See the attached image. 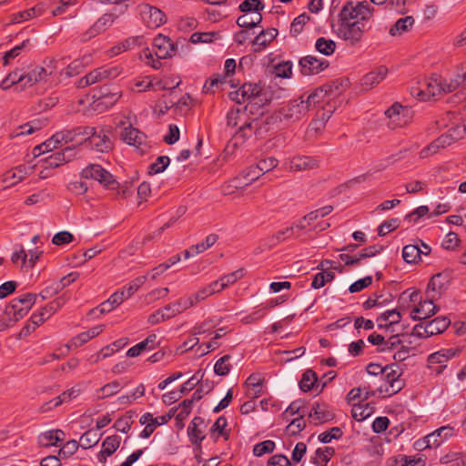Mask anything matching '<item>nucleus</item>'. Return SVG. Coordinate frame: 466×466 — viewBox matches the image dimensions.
Wrapping results in <instances>:
<instances>
[{
	"label": "nucleus",
	"instance_id": "obj_35",
	"mask_svg": "<svg viewBox=\"0 0 466 466\" xmlns=\"http://www.w3.org/2000/svg\"><path fill=\"white\" fill-rule=\"evenodd\" d=\"M248 387L247 395L250 398H258L262 394L263 384L259 374L249 375L245 382Z\"/></svg>",
	"mask_w": 466,
	"mask_h": 466
},
{
	"label": "nucleus",
	"instance_id": "obj_7",
	"mask_svg": "<svg viewBox=\"0 0 466 466\" xmlns=\"http://www.w3.org/2000/svg\"><path fill=\"white\" fill-rule=\"evenodd\" d=\"M80 176L85 179H93L97 181L106 189H116L119 183L114 176L98 164H89L80 172Z\"/></svg>",
	"mask_w": 466,
	"mask_h": 466
},
{
	"label": "nucleus",
	"instance_id": "obj_25",
	"mask_svg": "<svg viewBox=\"0 0 466 466\" xmlns=\"http://www.w3.org/2000/svg\"><path fill=\"white\" fill-rule=\"evenodd\" d=\"M90 127H76L70 129H63L56 133V138H60L62 143H69L75 141L78 137H84L91 134Z\"/></svg>",
	"mask_w": 466,
	"mask_h": 466
},
{
	"label": "nucleus",
	"instance_id": "obj_64",
	"mask_svg": "<svg viewBox=\"0 0 466 466\" xmlns=\"http://www.w3.org/2000/svg\"><path fill=\"white\" fill-rule=\"evenodd\" d=\"M460 243L461 239L458 234L451 231L445 236L441 243V247L447 250H454L456 248L460 246Z\"/></svg>",
	"mask_w": 466,
	"mask_h": 466
},
{
	"label": "nucleus",
	"instance_id": "obj_10",
	"mask_svg": "<svg viewBox=\"0 0 466 466\" xmlns=\"http://www.w3.org/2000/svg\"><path fill=\"white\" fill-rule=\"evenodd\" d=\"M390 366H391V369L385 371L382 375L385 384L378 388L379 394L386 393L391 396L400 391L404 387V381L400 378V372L399 371V368L394 364H390Z\"/></svg>",
	"mask_w": 466,
	"mask_h": 466
},
{
	"label": "nucleus",
	"instance_id": "obj_1",
	"mask_svg": "<svg viewBox=\"0 0 466 466\" xmlns=\"http://www.w3.org/2000/svg\"><path fill=\"white\" fill-rule=\"evenodd\" d=\"M248 106L233 107L227 114V125L229 127H238L235 132V138L250 137L253 134L260 136L263 132H268L269 127L265 126V116L259 118H251L247 114Z\"/></svg>",
	"mask_w": 466,
	"mask_h": 466
},
{
	"label": "nucleus",
	"instance_id": "obj_48",
	"mask_svg": "<svg viewBox=\"0 0 466 466\" xmlns=\"http://www.w3.org/2000/svg\"><path fill=\"white\" fill-rule=\"evenodd\" d=\"M294 234V227L290 226L284 229L279 230L275 235L267 239L269 248L276 246L281 241L289 238Z\"/></svg>",
	"mask_w": 466,
	"mask_h": 466
},
{
	"label": "nucleus",
	"instance_id": "obj_12",
	"mask_svg": "<svg viewBox=\"0 0 466 466\" xmlns=\"http://www.w3.org/2000/svg\"><path fill=\"white\" fill-rule=\"evenodd\" d=\"M90 128L92 129L91 134L85 136L84 144L97 152H108L112 148L109 137L104 131L96 132L95 127H90Z\"/></svg>",
	"mask_w": 466,
	"mask_h": 466
},
{
	"label": "nucleus",
	"instance_id": "obj_43",
	"mask_svg": "<svg viewBox=\"0 0 466 466\" xmlns=\"http://www.w3.org/2000/svg\"><path fill=\"white\" fill-rule=\"evenodd\" d=\"M265 8V5L261 0H244L238 6V9L244 15L260 13Z\"/></svg>",
	"mask_w": 466,
	"mask_h": 466
},
{
	"label": "nucleus",
	"instance_id": "obj_11",
	"mask_svg": "<svg viewBox=\"0 0 466 466\" xmlns=\"http://www.w3.org/2000/svg\"><path fill=\"white\" fill-rule=\"evenodd\" d=\"M299 66L303 76H313L325 70L329 63L325 58H318L315 56H306L299 59Z\"/></svg>",
	"mask_w": 466,
	"mask_h": 466
},
{
	"label": "nucleus",
	"instance_id": "obj_17",
	"mask_svg": "<svg viewBox=\"0 0 466 466\" xmlns=\"http://www.w3.org/2000/svg\"><path fill=\"white\" fill-rule=\"evenodd\" d=\"M449 282L450 278L448 274L444 272L435 274L427 285L426 295L434 294L436 299H438L447 289Z\"/></svg>",
	"mask_w": 466,
	"mask_h": 466
},
{
	"label": "nucleus",
	"instance_id": "obj_19",
	"mask_svg": "<svg viewBox=\"0 0 466 466\" xmlns=\"http://www.w3.org/2000/svg\"><path fill=\"white\" fill-rule=\"evenodd\" d=\"M388 68L385 66H380L376 69L367 73L361 78V86L364 90H369L380 84L387 76Z\"/></svg>",
	"mask_w": 466,
	"mask_h": 466
},
{
	"label": "nucleus",
	"instance_id": "obj_41",
	"mask_svg": "<svg viewBox=\"0 0 466 466\" xmlns=\"http://www.w3.org/2000/svg\"><path fill=\"white\" fill-rule=\"evenodd\" d=\"M231 355L226 354L219 358L214 365V372L218 376L225 377L229 374L232 365L229 363Z\"/></svg>",
	"mask_w": 466,
	"mask_h": 466
},
{
	"label": "nucleus",
	"instance_id": "obj_31",
	"mask_svg": "<svg viewBox=\"0 0 466 466\" xmlns=\"http://www.w3.org/2000/svg\"><path fill=\"white\" fill-rule=\"evenodd\" d=\"M453 434V428L450 426H442L433 432L427 435V441L433 445L434 448L439 447L444 441Z\"/></svg>",
	"mask_w": 466,
	"mask_h": 466
},
{
	"label": "nucleus",
	"instance_id": "obj_23",
	"mask_svg": "<svg viewBox=\"0 0 466 466\" xmlns=\"http://www.w3.org/2000/svg\"><path fill=\"white\" fill-rule=\"evenodd\" d=\"M158 344L159 341L157 340V336L156 334H150L143 341L131 347L127 350V355L130 358L137 357L143 351L156 349Z\"/></svg>",
	"mask_w": 466,
	"mask_h": 466
},
{
	"label": "nucleus",
	"instance_id": "obj_15",
	"mask_svg": "<svg viewBox=\"0 0 466 466\" xmlns=\"http://www.w3.org/2000/svg\"><path fill=\"white\" fill-rule=\"evenodd\" d=\"M426 297L424 301H420L419 305L412 309L410 313L412 319L420 320L422 319H428L438 311V307L434 305V300L437 299L436 296L432 294L426 295Z\"/></svg>",
	"mask_w": 466,
	"mask_h": 466
},
{
	"label": "nucleus",
	"instance_id": "obj_29",
	"mask_svg": "<svg viewBox=\"0 0 466 466\" xmlns=\"http://www.w3.org/2000/svg\"><path fill=\"white\" fill-rule=\"evenodd\" d=\"M451 324V320L446 317H437L425 323L426 333L429 337L444 332Z\"/></svg>",
	"mask_w": 466,
	"mask_h": 466
},
{
	"label": "nucleus",
	"instance_id": "obj_16",
	"mask_svg": "<svg viewBox=\"0 0 466 466\" xmlns=\"http://www.w3.org/2000/svg\"><path fill=\"white\" fill-rule=\"evenodd\" d=\"M34 167L27 165H19L13 169L6 171L3 175L2 181L6 187H13L32 174Z\"/></svg>",
	"mask_w": 466,
	"mask_h": 466
},
{
	"label": "nucleus",
	"instance_id": "obj_30",
	"mask_svg": "<svg viewBox=\"0 0 466 466\" xmlns=\"http://www.w3.org/2000/svg\"><path fill=\"white\" fill-rule=\"evenodd\" d=\"M326 95V90L323 88H317L309 95L303 94L299 98L303 101V105L306 106L307 111H309L319 105L324 100Z\"/></svg>",
	"mask_w": 466,
	"mask_h": 466
},
{
	"label": "nucleus",
	"instance_id": "obj_32",
	"mask_svg": "<svg viewBox=\"0 0 466 466\" xmlns=\"http://www.w3.org/2000/svg\"><path fill=\"white\" fill-rule=\"evenodd\" d=\"M78 390L73 388L71 390H66L61 395L56 397L52 400L43 404L41 407V410L43 412H46L52 410L53 408L58 407L63 402L69 401L70 400L76 398L78 395Z\"/></svg>",
	"mask_w": 466,
	"mask_h": 466
},
{
	"label": "nucleus",
	"instance_id": "obj_44",
	"mask_svg": "<svg viewBox=\"0 0 466 466\" xmlns=\"http://www.w3.org/2000/svg\"><path fill=\"white\" fill-rule=\"evenodd\" d=\"M450 138L448 136H441L436 140L431 142L428 147L423 148L420 152V156L422 157H426L429 154H435L439 151L441 147H445L447 144L450 142L448 141Z\"/></svg>",
	"mask_w": 466,
	"mask_h": 466
},
{
	"label": "nucleus",
	"instance_id": "obj_42",
	"mask_svg": "<svg viewBox=\"0 0 466 466\" xmlns=\"http://www.w3.org/2000/svg\"><path fill=\"white\" fill-rule=\"evenodd\" d=\"M146 280L147 276H139L129 282L127 285L124 286L118 291L123 292V297L125 299H127L137 291V289L146 282Z\"/></svg>",
	"mask_w": 466,
	"mask_h": 466
},
{
	"label": "nucleus",
	"instance_id": "obj_21",
	"mask_svg": "<svg viewBox=\"0 0 466 466\" xmlns=\"http://www.w3.org/2000/svg\"><path fill=\"white\" fill-rule=\"evenodd\" d=\"M309 416L313 419L315 424H322L331 421L335 418L333 411L325 403H314Z\"/></svg>",
	"mask_w": 466,
	"mask_h": 466
},
{
	"label": "nucleus",
	"instance_id": "obj_34",
	"mask_svg": "<svg viewBox=\"0 0 466 466\" xmlns=\"http://www.w3.org/2000/svg\"><path fill=\"white\" fill-rule=\"evenodd\" d=\"M414 23L415 20L411 15L401 17L390 28L389 33L392 36L401 35L404 33L409 32L412 28Z\"/></svg>",
	"mask_w": 466,
	"mask_h": 466
},
{
	"label": "nucleus",
	"instance_id": "obj_56",
	"mask_svg": "<svg viewBox=\"0 0 466 466\" xmlns=\"http://www.w3.org/2000/svg\"><path fill=\"white\" fill-rule=\"evenodd\" d=\"M30 47V40L25 39L20 45L15 46L11 50L7 51L4 56V64L7 65L11 59L17 57L22 51L25 49H29Z\"/></svg>",
	"mask_w": 466,
	"mask_h": 466
},
{
	"label": "nucleus",
	"instance_id": "obj_28",
	"mask_svg": "<svg viewBox=\"0 0 466 466\" xmlns=\"http://www.w3.org/2000/svg\"><path fill=\"white\" fill-rule=\"evenodd\" d=\"M65 432L61 430H50L38 436V443L43 447L59 446L64 441Z\"/></svg>",
	"mask_w": 466,
	"mask_h": 466
},
{
	"label": "nucleus",
	"instance_id": "obj_18",
	"mask_svg": "<svg viewBox=\"0 0 466 466\" xmlns=\"http://www.w3.org/2000/svg\"><path fill=\"white\" fill-rule=\"evenodd\" d=\"M120 70L117 66H101L86 74V81L96 84L104 79H113L119 76Z\"/></svg>",
	"mask_w": 466,
	"mask_h": 466
},
{
	"label": "nucleus",
	"instance_id": "obj_38",
	"mask_svg": "<svg viewBox=\"0 0 466 466\" xmlns=\"http://www.w3.org/2000/svg\"><path fill=\"white\" fill-rule=\"evenodd\" d=\"M63 143L60 141V138H56V133L47 140L43 142L42 144L35 147L33 152L35 156H40L41 154H45L54 149L57 148Z\"/></svg>",
	"mask_w": 466,
	"mask_h": 466
},
{
	"label": "nucleus",
	"instance_id": "obj_37",
	"mask_svg": "<svg viewBox=\"0 0 466 466\" xmlns=\"http://www.w3.org/2000/svg\"><path fill=\"white\" fill-rule=\"evenodd\" d=\"M334 452V449L330 447L319 448L315 451V456L311 458V462L318 466H327Z\"/></svg>",
	"mask_w": 466,
	"mask_h": 466
},
{
	"label": "nucleus",
	"instance_id": "obj_47",
	"mask_svg": "<svg viewBox=\"0 0 466 466\" xmlns=\"http://www.w3.org/2000/svg\"><path fill=\"white\" fill-rule=\"evenodd\" d=\"M315 48L322 55L330 56L335 52L336 43L331 39L319 37L315 43Z\"/></svg>",
	"mask_w": 466,
	"mask_h": 466
},
{
	"label": "nucleus",
	"instance_id": "obj_60",
	"mask_svg": "<svg viewBox=\"0 0 466 466\" xmlns=\"http://www.w3.org/2000/svg\"><path fill=\"white\" fill-rule=\"evenodd\" d=\"M276 76L281 78H290L292 76V62L283 61L274 66Z\"/></svg>",
	"mask_w": 466,
	"mask_h": 466
},
{
	"label": "nucleus",
	"instance_id": "obj_36",
	"mask_svg": "<svg viewBox=\"0 0 466 466\" xmlns=\"http://www.w3.org/2000/svg\"><path fill=\"white\" fill-rule=\"evenodd\" d=\"M51 74L52 72L47 73V70L42 66H35L28 73L24 74L25 88L27 86H32L34 84L45 80L46 77Z\"/></svg>",
	"mask_w": 466,
	"mask_h": 466
},
{
	"label": "nucleus",
	"instance_id": "obj_5",
	"mask_svg": "<svg viewBox=\"0 0 466 466\" xmlns=\"http://www.w3.org/2000/svg\"><path fill=\"white\" fill-rule=\"evenodd\" d=\"M373 12L374 8L366 1L355 2L349 0L343 5L339 12V22L370 23Z\"/></svg>",
	"mask_w": 466,
	"mask_h": 466
},
{
	"label": "nucleus",
	"instance_id": "obj_50",
	"mask_svg": "<svg viewBox=\"0 0 466 466\" xmlns=\"http://www.w3.org/2000/svg\"><path fill=\"white\" fill-rule=\"evenodd\" d=\"M100 437L93 430H88L80 437L78 442L83 449H89L98 443Z\"/></svg>",
	"mask_w": 466,
	"mask_h": 466
},
{
	"label": "nucleus",
	"instance_id": "obj_26",
	"mask_svg": "<svg viewBox=\"0 0 466 466\" xmlns=\"http://www.w3.org/2000/svg\"><path fill=\"white\" fill-rule=\"evenodd\" d=\"M204 424V420L201 417H195L187 427V435L191 443L201 446V442L206 438L204 431L200 426Z\"/></svg>",
	"mask_w": 466,
	"mask_h": 466
},
{
	"label": "nucleus",
	"instance_id": "obj_27",
	"mask_svg": "<svg viewBox=\"0 0 466 466\" xmlns=\"http://www.w3.org/2000/svg\"><path fill=\"white\" fill-rule=\"evenodd\" d=\"M193 307L192 300L187 297H182L164 307L166 318L169 319Z\"/></svg>",
	"mask_w": 466,
	"mask_h": 466
},
{
	"label": "nucleus",
	"instance_id": "obj_61",
	"mask_svg": "<svg viewBox=\"0 0 466 466\" xmlns=\"http://www.w3.org/2000/svg\"><path fill=\"white\" fill-rule=\"evenodd\" d=\"M400 221L397 218L383 221L378 228V235L380 237L386 236L388 233L397 229L400 227Z\"/></svg>",
	"mask_w": 466,
	"mask_h": 466
},
{
	"label": "nucleus",
	"instance_id": "obj_4",
	"mask_svg": "<svg viewBox=\"0 0 466 466\" xmlns=\"http://www.w3.org/2000/svg\"><path fill=\"white\" fill-rule=\"evenodd\" d=\"M308 113L306 106L303 105V101L299 97L289 101L287 105L280 107L278 111H275L271 115L265 116V126L277 125L283 119L289 122L299 121Z\"/></svg>",
	"mask_w": 466,
	"mask_h": 466
},
{
	"label": "nucleus",
	"instance_id": "obj_2",
	"mask_svg": "<svg viewBox=\"0 0 466 466\" xmlns=\"http://www.w3.org/2000/svg\"><path fill=\"white\" fill-rule=\"evenodd\" d=\"M177 48L172 40L159 34L153 40L152 50L148 47L144 48L142 56L146 59V63L153 68L161 67V59L172 57L176 54Z\"/></svg>",
	"mask_w": 466,
	"mask_h": 466
},
{
	"label": "nucleus",
	"instance_id": "obj_24",
	"mask_svg": "<svg viewBox=\"0 0 466 466\" xmlns=\"http://www.w3.org/2000/svg\"><path fill=\"white\" fill-rule=\"evenodd\" d=\"M319 161L309 156H297L290 160L289 168L292 171H304L319 167Z\"/></svg>",
	"mask_w": 466,
	"mask_h": 466
},
{
	"label": "nucleus",
	"instance_id": "obj_52",
	"mask_svg": "<svg viewBox=\"0 0 466 466\" xmlns=\"http://www.w3.org/2000/svg\"><path fill=\"white\" fill-rule=\"evenodd\" d=\"M309 21V16L303 13L294 18L290 25V35L294 37L298 36L303 30L304 25Z\"/></svg>",
	"mask_w": 466,
	"mask_h": 466
},
{
	"label": "nucleus",
	"instance_id": "obj_9",
	"mask_svg": "<svg viewBox=\"0 0 466 466\" xmlns=\"http://www.w3.org/2000/svg\"><path fill=\"white\" fill-rule=\"evenodd\" d=\"M442 80L439 76L423 79L417 83V86L411 87V95L419 100L426 101L441 93Z\"/></svg>",
	"mask_w": 466,
	"mask_h": 466
},
{
	"label": "nucleus",
	"instance_id": "obj_39",
	"mask_svg": "<svg viewBox=\"0 0 466 466\" xmlns=\"http://www.w3.org/2000/svg\"><path fill=\"white\" fill-rule=\"evenodd\" d=\"M44 11L45 5L43 4H38L32 8L15 14L14 21L15 23L26 21L31 19L32 17L42 15Z\"/></svg>",
	"mask_w": 466,
	"mask_h": 466
},
{
	"label": "nucleus",
	"instance_id": "obj_58",
	"mask_svg": "<svg viewBox=\"0 0 466 466\" xmlns=\"http://www.w3.org/2000/svg\"><path fill=\"white\" fill-rule=\"evenodd\" d=\"M275 442L270 440H267L256 444L253 448V454L256 457H261L266 453H271L275 450Z\"/></svg>",
	"mask_w": 466,
	"mask_h": 466
},
{
	"label": "nucleus",
	"instance_id": "obj_63",
	"mask_svg": "<svg viewBox=\"0 0 466 466\" xmlns=\"http://www.w3.org/2000/svg\"><path fill=\"white\" fill-rule=\"evenodd\" d=\"M245 275V269L244 268H238L229 274H226L221 277V288H227L229 285L234 284L238 279H242Z\"/></svg>",
	"mask_w": 466,
	"mask_h": 466
},
{
	"label": "nucleus",
	"instance_id": "obj_51",
	"mask_svg": "<svg viewBox=\"0 0 466 466\" xmlns=\"http://www.w3.org/2000/svg\"><path fill=\"white\" fill-rule=\"evenodd\" d=\"M396 463L399 466H424L425 465V458L421 455L417 456H406L400 455L399 458L396 459Z\"/></svg>",
	"mask_w": 466,
	"mask_h": 466
},
{
	"label": "nucleus",
	"instance_id": "obj_6",
	"mask_svg": "<svg viewBox=\"0 0 466 466\" xmlns=\"http://www.w3.org/2000/svg\"><path fill=\"white\" fill-rule=\"evenodd\" d=\"M36 298L37 295L34 293H25L15 298L5 306L4 314L10 321L16 322L27 314L35 303Z\"/></svg>",
	"mask_w": 466,
	"mask_h": 466
},
{
	"label": "nucleus",
	"instance_id": "obj_33",
	"mask_svg": "<svg viewBox=\"0 0 466 466\" xmlns=\"http://www.w3.org/2000/svg\"><path fill=\"white\" fill-rule=\"evenodd\" d=\"M319 379L317 373L311 369H308L302 374V378L299 381V388L302 391L308 392L313 389L319 390V384H318Z\"/></svg>",
	"mask_w": 466,
	"mask_h": 466
},
{
	"label": "nucleus",
	"instance_id": "obj_3",
	"mask_svg": "<svg viewBox=\"0 0 466 466\" xmlns=\"http://www.w3.org/2000/svg\"><path fill=\"white\" fill-rule=\"evenodd\" d=\"M229 97L238 104L248 101L250 105L258 106H263L271 100L265 86L261 83H245L238 90L230 92Z\"/></svg>",
	"mask_w": 466,
	"mask_h": 466
},
{
	"label": "nucleus",
	"instance_id": "obj_53",
	"mask_svg": "<svg viewBox=\"0 0 466 466\" xmlns=\"http://www.w3.org/2000/svg\"><path fill=\"white\" fill-rule=\"evenodd\" d=\"M401 313L398 309L386 310L385 312L381 313L377 321H389V326H392L395 324H398L401 320Z\"/></svg>",
	"mask_w": 466,
	"mask_h": 466
},
{
	"label": "nucleus",
	"instance_id": "obj_46",
	"mask_svg": "<svg viewBox=\"0 0 466 466\" xmlns=\"http://www.w3.org/2000/svg\"><path fill=\"white\" fill-rule=\"evenodd\" d=\"M335 279V274L332 271H324L319 272L314 275L311 288L315 289H319L326 285V283L331 282Z\"/></svg>",
	"mask_w": 466,
	"mask_h": 466
},
{
	"label": "nucleus",
	"instance_id": "obj_62",
	"mask_svg": "<svg viewBox=\"0 0 466 466\" xmlns=\"http://www.w3.org/2000/svg\"><path fill=\"white\" fill-rule=\"evenodd\" d=\"M42 160L46 163V167H58L66 163L65 153L57 151Z\"/></svg>",
	"mask_w": 466,
	"mask_h": 466
},
{
	"label": "nucleus",
	"instance_id": "obj_54",
	"mask_svg": "<svg viewBox=\"0 0 466 466\" xmlns=\"http://www.w3.org/2000/svg\"><path fill=\"white\" fill-rule=\"evenodd\" d=\"M170 163V159L167 156L157 157L155 162L149 165L148 173L155 175L163 172Z\"/></svg>",
	"mask_w": 466,
	"mask_h": 466
},
{
	"label": "nucleus",
	"instance_id": "obj_20",
	"mask_svg": "<svg viewBox=\"0 0 466 466\" xmlns=\"http://www.w3.org/2000/svg\"><path fill=\"white\" fill-rule=\"evenodd\" d=\"M278 35V30L276 28H268L262 30L255 38L252 40V50L255 53H259L264 50Z\"/></svg>",
	"mask_w": 466,
	"mask_h": 466
},
{
	"label": "nucleus",
	"instance_id": "obj_49",
	"mask_svg": "<svg viewBox=\"0 0 466 466\" xmlns=\"http://www.w3.org/2000/svg\"><path fill=\"white\" fill-rule=\"evenodd\" d=\"M121 438L118 435L106 437L102 442L103 453L113 455L120 445Z\"/></svg>",
	"mask_w": 466,
	"mask_h": 466
},
{
	"label": "nucleus",
	"instance_id": "obj_14",
	"mask_svg": "<svg viewBox=\"0 0 466 466\" xmlns=\"http://www.w3.org/2000/svg\"><path fill=\"white\" fill-rule=\"evenodd\" d=\"M140 15L149 28H157L166 21V15L160 9L147 4L140 5Z\"/></svg>",
	"mask_w": 466,
	"mask_h": 466
},
{
	"label": "nucleus",
	"instance_id": "obj_13",
	"mask_svg": "<svg viewBox=\"0 0 466 466\" xmlns=\"http://www.w3.org/2000/svg\"><path fill=\"white\" fill-rule=\"evenodd\" d=\"M122 139L130 146L136 147L141 154L147 152V136L137 128L129 126L121 132Z\"/></svg>",
	"mask_w": 466,
	"mask_h": 466
},
{
	"label": "nucleus",
	"instance_id": "obj_40",
	"mask_svg": "<svg viewBox=\"0 0 466 466\" xmlns=\"http://www.w3.org/2000/svg\"><path fill=\"white\" fill-rule=\"evenodd\" d=\"M251 15L248 16V15H242L238 17L237 19V25L239 27H249L253 28L256 27L258 24L262 21V15L258 12H255V14H250Z\"/></svg>",
	"mask_w": 466,
	"mask_h": 466
},
{
	"label": "nucleus",
	"instance_id": "obj_57",
	"mask_svg": "<svg viewBox=\"0 0 466 466\" xmlns=\"http://www.w3.org/2000/svg\"><path fill=\"white\" fill-rule=\"evenodd\" d=\"M198 385V389L192 394L193 400L197 401L200 400L205 394H208L213 390L214 382L209 380H203L202 379Z\"/></svg>",
	"mask_w": 466,
	"mask_h": 466
},
{
	"label": "nucleus",
	"instance_id": "obj_59",
	"mask_svg": "<svg viewBox=\"0 0 466 466\" xmlns=\"http://www.w3.org/2000/svg\"><path fill=\"white\" fill-rule=\"evenodd\" d=\"M374 411V407L370 403H366L365 406H358L352 409V416L357 420H363L370 417Z\"/></svg>",
	"mask_w": 466,
	"mask_h": 466
},
{
	"label": "nucleus",
	"instance_id": "obj_45",
	"mask_svg": "<svg viewBox=\"0 0 466 466\" xmlns=\"http://www.w3.org/2000/svg\"><path fill=\"white\" fill-rule=\"evenodd\" d=\"M420 248L417 245H406L402 249V258L407 263H418L420 260Z\"/></svg>",
	"mask_w": 466,
	"mask_h": 466
},
{
	"label": "nucleus",
	"instance_id": "obj_22",
	"mask_svg": "<svg viewBox=\"0 0 466 466\" xmlns=\"http://www.w3.org/2000/svg\"><path fill=\"white\" fill-rule=\"evenodd\" d=\"M122 92L116 86H103L98 90L97 101L99 104L111 106L121 97Z\"/></svg>",
	"mask_w": 466,
	"mask_h": 466
},
{
	"label": "nucleus",
	"instance_id": "obj_55",
	"mask_svg": "<svg viewBox=\"0 0 466 466\" xmlns=\"http://www.w3.org/2000/svg\"><path fill=\"white\" fill-rule=\"evenodd\" d=\"M218 236L217 234H209L202 242L192 245L191 249L195 252V254L198 255L211 248L218 241Z\"/></svg>",
	"mask_w": 466,
	"mask_h": 466
},
{
	"label": "nucleus",
	"instance_id": "obj_8",
	"mask_svg": "<svg viewBox=\"0 0 466 466\" xmlns=\"http://www.w3.org/2000/svg\"><path fill=\"white\" fill-rule=\"evenodd\" d=\"M371 29V23L339 22V36L351 46L359 44L365 34Z\"/></svg>",
	"mask_w": 466,
	"mask_h": 466
}]
</instances>
